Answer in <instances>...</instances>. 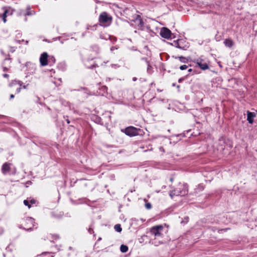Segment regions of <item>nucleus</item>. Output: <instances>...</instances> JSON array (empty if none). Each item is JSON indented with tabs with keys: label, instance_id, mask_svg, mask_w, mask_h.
<instances>
[{
	"label": "nucleus",
	"instance_id": "nucleus-1",
	"mask_svg": "<svg viewBox=\"0 0 257 257\" xmlns=\"http://www.w3.org/2000/svg\"><path fill=\"white\" fill-rule=\"evenodd\" d=\"M164 229V228L162 225L154 226L150 229V233L154 237V240L152 239V244H154L155 246H158L163 243V241L160 240V239L163 238Z\"/></svg>",
	"mask_w": 257,
	"mask_h": 257
},
{
	"label": "nucleus",
	"instance_id": "nucleus-2",
	"mask_svg": "<svg viewBox=\"0 0 257 257\" xmlns=\"http://www.w3.org/2000/svg\"><path fill=\"white\" fill-rule=\"evenodd\" d=\"M188 193V185L187 183H179L177 187L169 192V196L173 199L174 196H184Z\"/></svg>",
	"mask_w": 257,
	"mask_h": 257
},
{
	"label": "nucleus",
	"instance_id": "nucleus-3",
	"mask_svg": "<svg viewBox=\"0 0 257 257\" xmlns=\"http://www.w3.org/2000/svg\"><path fill=\"white\" fill-rule=\"evenodd\" d=\"M112 18L107 13L103 12L100 14L99 17V22L101 26L103 27L108 26L112 22Z\"/></svg>",
	"mask_w": 257,
	"mask_h": 257
},
{
	"label": "nucleus",
	"instance_id": "nucleus-4",
	"mask_svg": "<svg viewBox=\"0 0 257 257\" xmlns=\"http://www.w3.org/2000/svg\"><path fill=\"white\" fill-rule=\"evenodd\" d=\"M125 134L130 137L136 136L139 134L138 130L134 126H129L125 128Z\"/></svg>",
	"mask_w": 257,
	"mask_h": 257
},
{
	"label": "nucleus",
	"instance_id": "nucleus-5",
	"mask_svg": "<svg viewBox=\"0 0 257 257\" xmlns=\"http://www.w3.org/2000/svg\"><path fill=\"white\" fill-rule=\"evenodd\" d=\"M203 59L201 58L194 59L193 62L202 70H205L209 69V66L207 63H203Z\"/></svg>",
	"mask_w": 257,
	"mask_h": 257
},
{
	"label": "nucleus",
	"instance_id": "nucleus-6",
	"mask_svg": "<svg viewBox=\"0 0 257 257\" xmlns=\"http://www.w3.org/2000/svg\"><path fill=\"white\" fill-rule=\"evenodd\" d=\"M25 222L26 223V227L24 228V229H25L28 231L32 230V228L33 227H34V226H35L34 219L32 217H28L26 218Z\"/></svg>",
	"mask_w": 257,
	"mask_h": 257
},
{
	"label": "nucleus",
	"instance_id": "nucleus-7",
	"mask_svg": "<svg viewBox=\"0 0 257 257\" xmlns=\"http://www.w3.org/2000/svg\"><path fill=\"white\" fill-rule=\"evenodd\" d=\"M132 21L136 23L138 22H139L138 24V26L139 29H142L144 27V23L139 15L135 14L133 16V19Z\"/></svg>",
	"mask_w": 257,
	"mask_h": 257
},
{
	"label": "nucleus",
	"instance_id": "nucleus-8",
	"mask_svg": "<svg viewBox=\"0 0 257 257\" xmlns=\"http://www.w3.org/2000/svg\"><path fill=\"white\" fill-rule=\"evenodd\" d=\"M172 34L171 31L167 28L164 27L161 30L160 35L164 38L168 39L171 38Z\"/></svg>",
	"mask_w": 257,
	"mask_h": 257
},
{
	"label": "nucleus",
	"instance_id": "nucleus-9",
	"mask_svg": "<svg viewBox=\"0 0 257 257\" xmlns=\"http://www.w3.org/2000/svg\"><path fill=\"white\" fill-rule=\"evenodd\" d=\"M48 55L46 52L42 53L40 58V62L42 66H44L48 64Z\"/></svg>",
	"mask_w": 257,
	"mask_h": 257
},
{
	"label": "nucleus",
	"instance_id": "nucleus-10",
	"mask_svg": "<svg viewBox=\"0 0 257 257\" xmlns=\"http://www.w3.org/2000/svg\"><path fill=\"white\" fill-rule=\"evenodd\" d=\"M256 116L254 112H251L249 111H247V120L250 124H252L254 121V118Z\"/></svg>",
	"mask_w": 257,
	"mask_h": 257
},
{
	"label": "nucleus",
	"instance_id": "nucleus-11",
	"mask_svg": "<svg viewBox=\"0 0 257 257\" xmlns=\"http://www.w3.org/2000/svg\"><path fill=\"white\" fill-rule=\"evenodd\" d=\"M10 164L8 163H4L2 167V172L3 174H7L10 171Z\"/></svg>",
	"mask_w": 257,
	"mask_h": 257
},
{
	"label": "nucleus",
	"instance_id": "nucleus-12",
	"mask_svg": "<svg viewBox=\"0 0 257 257\" xmlns=\"http://www.w3.org/2000/svg\"><path fill=\"white\" fill-rule=\"evenodd\" d=\"M225 46L228 48H231L234 45V42L231 39H226L223 42Z\"/></svg>",
	"mask_w": 257,
	"mask_h": 257
},
{
	"label": "nucleus",
	"instance_id": "nucleus-13",
	"mask_svg": "<svg viewBox=\"0 0 257 257\" xmlns=\"http://www.w3.org/2000/svg\"><path fill=\"white\" fill-rule=\"evenodd\" d=\"M183 40H179L177 42H175V45L177 48L182 50H186V46H183L181 43L183 42Z\"/></svg>",
	"mask_w": 257,
	"mask_h": 257
},
{
	"label": "nucleus",
	"instance_id": "nucleus-14",
	"mask_svg": "<svg viewBox=\"0 0 257 257\" xmlns=\"http://www.w3.org/2000/svg\"><path fill=\"white\" fill-rule=\"evenodd\" d=\"M8 13L9 11L7 9H5L3 14L2 15H0V18L2 19V20L5 23L7 22L6 18Z\"/></svg>",
	"mask_w": 257,
	"mask_h": 257
},
{
	"label": "nucleus",
	"instance_id": "nucleus-15",
	"mask_svg": "<svg viewBox=\"0 0 257 257\" xmlns=\"http://www.w3.org/2000/svg\"><path fill=\"white\" fill-rule=\"evenodd\" d=\"M128 249V248L127 246L124 245V244L121 245L120 247V250L122 252H123V253L126 252L127 251Z\"/></svg>",
	"mask_w": 257,
	"mask_h": 257
},
{
	"label": "nucleus",
	"instance_id": "nucleus-16",
	"mask_svg": "<svg viewBox=\"0 0 257 257\" xmlns=\"http://www.w3.org/2000/svg\"><path fill=\"white\" fill-rule=\"evenodd\" d=\"M204 190V186L202 184H199L197 188L195 189V192L198 193V192L202 191Z\"/></svg>",
	"mask_w": 257,
	"mask_h": 257
},
{
	"label": "nucleus",
	"instance_id": "nucleus-17",
	"mask_svg": "<svg viewBox=\"0 0 257 257\" xmlns=\"http://www.w3.org/2000/svg\"><path fill=\"white\" fill-rule=\"evenodd\" d=\"M55 58L54 56H49L48 58V64L52 65L55 62Z\"/></svg>",
	"mask_w": 257,
	"mask_h": 257
},
{
	"label": "nucleus",
	"instance_id": "nucleus-18",
	"mask_svg": "<svg viewBox=\"0 0 257 257\" xmlns=\"http://www.w3.org/2000/svg\"><path fill=\"white\" fill-rule=\"evenodd\" d=\"M35 14V12L34 11L30 10V7H28L27 9V12L25 14L26 16H32Z\"/></svg>",
	"mask_w": 257,
	"mask_h": 257
},
{
	"label": "nucleus",
	"instance_id": "nucleus-19",
	"mask_svg": "<svg viewBox=\"0 0 257 257\" xmlns=\"http://www.w3.org/2000/svg\"><path fill=\"white\" fill-rule=\"evenodd\" d=\"M114 228L116 231L118 232H120L122 230L121 225L119 224H117L115 225Z\"/></svg>",
	"mask_w": 257,
	"mask_h": 257
},
{
	"label": "nucleus",
	"instance_id": "nucleus-20",
	"mask_svg": "<svg viewBox=\"0 0 257 257\" xmlns=\"http://www.w3.org/2000/svg\"><path fill=\"white\" fill-rule=\"evenodd\" d=\"M176 58H178L179 60L183 63H186L188 61V59L186 57H184L183 56H180L178 57H176Z\"/></svg>",
	"mask_w": 257,
	"mask_h": 257
},
{
	"label": "nucleus",
	"instance_id": "nucleus-21",
	"mask_svg": "<svg viewBox=\"0 0 257 257\" xmlns=\"http://www.w3.org/2000/svg\"><path fill=\"white\" fill-rule=\"evenodd\" d=\"M152 205L149 202H146L145 203V207L147 209H151L152 208Z\"/></svg>",
	"mask_w": 257,
	"mask_h": 257
},
{
	"label": "nucleus",
	"instance_id": "nucleus-22",
	"mask_svg": "<svg viewBox=\"0 0 257 257\" xmlns=\"http://www.w3.org/2000/svg\"><path fill=\"white\" fill-rule=\"evenodd\" d=\"M189 221V217L188 216H185L184 219L182 220L181 223H187Z\"/></svg>",
	"mask_w": 257,
	"mask_h": 257
},
{
	"label": "nucleus",
	"instance_id": "nucleus-23",
	"mask_svg": "<svg viewBox=\"0 0 257 257\" xmlns=\"http://www.w3.org/2000/svg\"><path fill=\"white\" fill-rule=\"evenodd\" d=\"M101 90L102 91V92H103L102 95H103V94L106 93L107 90V87L106 86H103L101 88Z\"/></svg>",
	"mask_w": 257,
	"mask_h": 257
},
{
	"label": "nucleus",
	"instance_id": "nucleus-24",
	"mask_svg": "<svg viewBox=\"0 0 257 257\" xmlns=\"http://www.w3.org/2000/svg\"><path fill=\"white\" fill-rule=\"evenodd\" d=\"M24 204L28 207L29 208L31 207V205L30 204L29 201L28 200H25L24 201Z\"/></svg>",
	"mask_w": 257,
	"mask_h": 257
},
{
	"label": "nucleus",
	"instance_id": "nucleus-25",
	"mask_svg": "<svg viewBox=\"0 0 257 257\" xmlns=\"http://www.w3.org/2000/svg\"><path fill=\"white\" fill-rule=\"evenodd\" d=\"M188 67V65H181V66H180V69L181 70H185L186 69H187Z\"/></svg>",
	"mask_w": 257,
	"mask_h": 257
},
{
	"label": "nucleus",
	"instance_id": "nucleus-26",
	"mask_svg": "<svg viewBox=\"0 0 257 257\" xmlns=\"http://www.w3.org/2000/svg\"><path fill=\"white\" fill-rule=\"evenodd\" d=\"M36 200L32 199L30 201L29 203H30L31 204H35L36 203Z\"/></svg>",
	"mask_w": 257,
	"mask_h": 257
},
{
	"label": "nucleus",
	"instance_id": "nucleus-27",
	"mask_svg": "<svg viewBox=\"0 0 257 257\" xmlns=\"http://www.w3.org/2000/svg\"><path fill=\"white\" fill-rule=\"evenodd\" d=\"M185 77H181L178 80L179 83H181L184 80H185Z\"/></svg>",
	"mask_w": 257,
	"mask_h": 257
},
{
	"label": "nucleus",
	"instance_id": "nucleus-28",
	"mask_svg": "<svg viewBox=\"0 0 257 257\" xmlns=\"http://www.w3.org/2000/svg\"><path fill=\"white\" fill-rule=\"evenodd\" d=\"M88 232H89L90 234H91L92 232H93V233L94 232H93V229H92V228H90V227L88 229Z\"/></svg>",
	"mask_w": 257,
	"mask_h": 257
},
{
	"label": "nucleus",
	"instance_id": "nucleus-29",
	"mask_svg": "<svg viewBox=\"0 0 257 257\" xmlns=\"http://www.w3.org/2000/svg\"><path fill=\"white\" fill-rule=\"evenodd\" d=\"M3 69L4 71H7L8 70V68L6 66H3Z\"/></svg>",
	"mask_w": 257,
	"mask_h": 257
},
{
	"label": "nucleus",
	"instance_id": "nucleus-30",
	"mask_svg": "<svg viewBox=\"0 0 257 257\" xmlns=\"http://www.w3.org/2000/svg\"><path fill=\"white\" fill-rule=\"evenodd\" d=\"M3 77H5V78H8L9 77V75L8 74H4L3 75Z\"/></svg>",
	"mask_w": 257,
	"mask_h": 257
},
{
	"label": "nucleus",
	"instance_id": "nucleus-31",
	"mask_svg": "<svg viewBox=\"0 0 257 257\" xmlns=\"http://www.w3.org/2000/svg\"><path fill=\"white\" fill-rule=\"evenodd\" d=\"M10 60V59H9V58H6L5 59V60H4L3 64L4 65L6 63V62L9 61Z\"/></svg>",
	"mask_w": 257,
	"mask_h": 257
},
{
	"label": "nucleus",
	"instance_id": "nucleus-32",
	"mask_svg": "<svg viewBox=\"0 0 257 257\" xmlns=\"http://www.w3.org/2000/svg\"><path fill=\"white\" fill-rule=\"evenodd\" d=\"M21 87H19V88H18L16 90V92L17 93H19L20 91H21Z\"/></svg>",
	"mask_w": 257,
	"mask_h": 257
},
{
	"label": "nucleus",
	"instance_id": "nucleus-33",
	"mask_svg": "<svg viewBox=\"0 0 257 257\" xmlns=\"http://www.w3.org/2000/svg\"><path fill=\"white\" fill-rule=\"evenodd\" d=\"M54 238L55 239H58L59 238V236L58 235H54Z\"/></svg>",
	"mask_w": 257,
	"mask_h": 257
},
{
	"label": "nucleus",
	"instance_id": "nucleus-34",
	"mask_svg": "<svg viewBox=\"0 0 257 257\" xmlns=\"http://www.w3.org/2000/svg\"><path fill=\"white\" fill-rule=\"evenodd\" d=\"M116 49V48L115 47H112L111 48V49H110V50H111V51H113V50H114V49Z\"/></svg>",
	"mask_w": 257,
	"mask_h": 257
},
{
	"label": "nucleus",
	"instance_id": "nucleus-35",
	"mask_svg": "<svg viewBox=\"0 0 257 257\" xmlns=\"http://www.w3.org/2000/svg\"><path fill=\"white\" fill-rule=\"evenodd\" d=\"M15 96L14 94H11L10 95V99H12L13 98H14Z\"/></svg>",
	"mask_w": 257,
	"mask_h": 257
},
{
	"label": "nucleus",
	"instance_id": "nucleus-36",
	"mask_svg": "<svg viewBox=\"0 0 257 257\" xmlns=\"http://www.w3.org/2000/svg\"><path fill=\"white\" fill-rule=\"evenodd\" d=\"M8 254H9V253H4L3 255H4V257H6L7 255H9Z\"/></svg>",
	"mask_w": 257,
	"mask_h": 257
},
{
	"label": "nucleus",
	"instance_id": "nucleus-37",
	"mask_svg": "<svg viewBox=\"0 0 257 257\" xmlns=\"http://www.w3.org/2000/svg\"><path fill=\"white\" fill-rule=\"evenodd\" d=\"M19 84L20 85V87H21L22 85V82L21 81L19 82Z\"/></svg>",
	"mask_w": 257,
	"mask_h": 257
},
{
	"label": "nucleus",
	"instance_id": "nucleus-38",
	"mask_svg": "<svg viewBox=\"0 0 257 257\" xmlns=\"http://www.w3.org/2000/svg\"><path fill=\"white\" fill-rule=\"evenodd\" d=\"M173 180H174V179H173V177L170 178V181L171 182H172L173 181Z\"/></svg>",
	"mask_w": 257,
	"mask_h": 257
},
{
	"label": "nucleus",
	"instance_id": "nucleus-39",
	"mask_svg": "<svg viewBox=\"0 0 257 257\" xmlns=\"http://www.w3.org/2000/svg\"><path fill=\"white\" fill-rule=\"evenodd\" d=\"M192 71H193V70H192V69H191V68H190V69H189L188 70V71L189 72H191Z\"/></svg>",
	"mask_w": 257,
	"mask_h": 257
},
{
	"label": "nucleus",
	"instance_id": "nucleus-40",
	"mask_svg": "<svg viewBox=\"0 0 257 257\" xmlns=\"http://www.w3.org/2000/svg\"><path fill=\"white\" fill-rule=\"evenodd\" d=\"M66 121H67L68 124L70 123V120L68 119H66Z\"/></svg>",
	"mask_w": 257,
	"mask_h": 257
},
{
	"label": "nucleus",
	"instance_id": "nucleus-41",
	"mask_svg": "<svg viewBox=\"0 0 257 257\" xmlns=\"http://www.w3.org/2000/svg\"><path fill=\"white\" fill-rule=\"evenodd\" d=\"M150 67H151V66L150 65V64H148V71H149V69H150Z\"/></svg>",
	"mask_w": 257,
	"mask_h": 257
},
{
	"label": "nucleus",
	"instance_id": "nucleus-42",
	"mask_svg": "<svg viewBox=\"0 0 257 257\" xmlns=\"http://www.w3.org/2000/svg\"><path fill=\"white\" fill-rule=\"evenodd\" d=\"M96 66L95 65H92L90 67V68L91 69H93L94 67H95Z\"/></svg>",
	"mask_w": 257,
	"mask_h": 257
},
{
	"label": "nucleus",
	"instance_id": "nucleus-43",
	"mask_svg": "<svg viewBox=\"0 0 257 257\" xmlns=\"http://www.w3.org/2000/svg\"><path fill=\"white\" fill-rule=\"evenodd\" d=\"M137 78H136V77H134V78H133V80L134 81H136V80H137Z\"/></svg>",
	"mask_w": 257,
	"mask_h": 257
},
{
	"label": "nucleus",
	"instance_id": "nucleus-44",
	"mask_svg": "<svg viewBox=\"0 0 257 257\" xmlns=\"http://www.w3.org/2000/svg\"><path fill=\"white\" fill-rule=\"evenodd\" d=\"M227 229L219 230L218 232L221 231H222V230H226Z\"/></svg>",
	"mask_w": 257,
	"mask_h": 257
},
{
	"label": "nucleus",
	"instance_id": "nucleus-45",
	"mask_svg": "<svg viewBox=\"0 0 257 257\" xmlns=\"http://www.w3.org/2000/svg\"><path fill=\"white\" fill-rule=\"evenodd\" d=\"M180 87V85H178L177 86V88H178V89H179Z\"/></svg>",
	"mask_w": 257,
	"mask_h": 257
},
{
	"label": "nucleus",
	"instance_id": "nucleus-46",
	"mask_svg": "<svg viewBox=\"0 0 257 257\" xmlns=\"http://www.w3.org/2000/svg\"><path fill=\"white\" fill-rule=\"evenodd\" d=\"M26 86H27L26 85H24L23 88L25 89V88H26Z\"/></svg>",
	"mask_w": 257,
	"mask_h": 257
},
{
	"label": "nucleus",
	"instance_id": "nucleus-47",
	"mask_svg": "<svg viewBox=\"0 0 257 257\" xmlns=\"http://www.w3.org/2000/svg\"><path fill=\"white\" fill-rule=\"evenodd\" d=\"M172 86H175V83H173V84H172Z\"/></svg>",
	"mask_w": 257,
	"mask_h": 257
},
{
	"label": "nucleus",
	"instance_id": "nucleus-48",
	"mask_svg": "<svg viewBox=\"0 0 257 257\" xmlns=\"http://www.w3.org/2000/svg\"><path fill=\"white\" fill-rule=\"evenodd\" d=\"M26 44H28V41H26Z\"/></svg>",
	"mask_w": 257,
	"mask_h": 257
},
{
	"label": "nucleus",
	"instance_id": "nucleus-49",
	"mask_svg": "<svg viewBox=\"0 0 257 257\" xmlns=\"http://www.w3.org/2000/svg\"><path fill=\"white\" fill-rule=\"evenodd\" d=\"M144 201H145V202H147V200H146V199H144Z\"/></svg>",
	"mask_w": 257,
	"mask_h": 257
},
{
	"label": "nucleus",
	"instance_id": "nucleus-50",
	"mask_svg": "<svg viewBox=\"0 0 257 257\" xmlns=\"http://www.w3.org/2000/svg\"><path fill=\"white\" fill-rule=\"evenodd\" d=\"M56 247H57V246H56ZM57 248L58 250H59V248Z\"/></svg>",
	"mask_w": 257,
	"mask_h": 257
},
{
	"label": "nucleus",
	"instance_id": "nucleus-51",
	"mask_svg": "<svg viewBox=\"0 0 257 257\" xmlns=\"http://www.w3.org/2000/svg\"><path fill=\"white\" fill-rule=\"evenodd\" d=\"M10 257H14L13 255H11Z\"/></svg>",
	"mask_w": 257,
	"mask_h": 257
},
{
	"label": "nucleus",
	"instance_id": "nucleus-52",
	"mask_svg": "<svg viewBox=\"0 0 257 257\" xmlns=\"http://www.w3.org/2000/svg\"><path fill=\"white\" fill-rule=\"evenodd\" d=\"M37 257H40L39 255H38Z\"/></svg>",
	"mask_w": 257,
	"mask_h": 257
}]
</instances>
